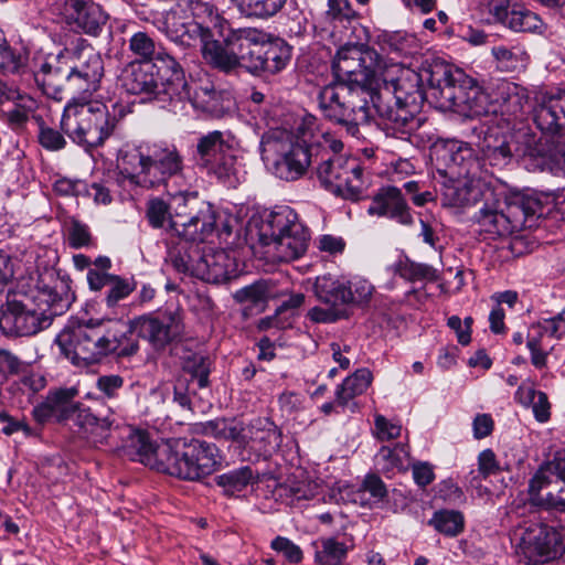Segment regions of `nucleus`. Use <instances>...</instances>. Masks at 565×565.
<instances>
[{
  "mask_svg": "<svg viewBox=\"0 0 565 565\" xmlns=\"http://www.w3.org/2000/svg\"><path fill=\"white\" fill-rule=\"evenodd\" d=\"M183 331L181 318L172 311L143 315L129 322L117 320H93L66 327L55 342L61 352L74 365L86 366L103 358L131 356L139 350L135 337L147 340L154 350H163L178 340Z\"/></svg>",
  "mask_w": 565,
  "mask_h": 565,
  "instance_id": "nucleus-1",
  "label": "nucleus"
},
{
  "mask_svg": "<svg viewBox=\"0 0 565 565\" xmlns=\"http://www.w3.org/2000/svg\"><path fill=\"white\" fill-rule=\"evenodd\" d=\"M439 64L445 63L436 61L420 72L394 64L380 72L379 86L372 90L373 107L387 136L406 140L424 124L418 110L427 94L438 102L439 88L428 77Z\"/></svg>",
  "mask_w": 565,
  "mask_h": 565,
  "instance_id": "nucleus-2",
  "label": "nucleus"
},
{
  "mask_svg": "<svg viewBox=\"0 0 565 565\" xmlns=\"http://www.w3.org/2000/svg\"><path fill=\"white\" fill-rule=\"evenodd\" d=\"M124 448L131 460L186 481H201L212 475L222 461L215 444L192 438L154 445L147 431L131 427Z\"/></svg>",
  "mask_w": 565,
  "mask_h": 565,
  "instance_id": "nucleus-3",
  "label": "nucleus"
},
{
  "mask_svg": "<svg viewBox=\"0 0 565 565\" xmlns=\"http://www.w3.org/2000/svg\"><path fill=\"white\" fill-rule=\"evenodd\" d=\"M71 279L49 271L30 294L12 292L0 307V330L10 337H31L47 329L75 299Z\"/></svg>",
  "mask_w": 565,
  "mask_h": 565,
  "instance_id": "nucleus-4",
  "label": "nucleus"
},
{
  "mask_svg": "<svg viewBox=\"0 0 565 565\" xmlns=\"http://www.w3.org/2000/svg\"><path fill=\"white\" fill-rule=\"evenodd\" d=\"M120 174L130 184L146 188H163L174 202L196 203V192H185L184 158L175 145L164 142L141 145L121 151L117 159Z\"/></svg>",
  "mask_w": 565,
  "mask_h": 565,
  "instance_id": "nucleus-5",
  "label": "nucleus"
},
{
  "mask_svg": "<svg viewBox=\"0 0 565 565\" xmlns=\"http://www.w3.org/2000/svg\"><path fill=\"white\" fill-rule=\"evenodd\" d=\"M533 121L541 136L519 130L513 137V151L540 158L554 175H565V87L542 100L533 110Z\"/></svg>",
  "mask_w": 565,
  "mask_h": 565,
  "instance_id": "nucleus-6",
  "label": "nucleus"
},
{
  "mask_svg": "<svg viewBox=\"0 0 565 565\" xmlns=\"http://www.w3.org/2000/svg\"><path fill=\"white\" fill-rule=\"evenodd\" d=\"M231 61L223 71L231 73L241 66L252 74H278L291 60V46L280 38L257 28H236L225 33Z\"/></svg>",
  "mask_w": 565,
  "mask_h": 565,
  "instance_id": "nucleus-7",
  "label": "nucleus"
},
{
  "mask_svg": "<svg viewBox=\"0 0 565 565\" xmlns=\"http://www.w3.org/2000/svg\"><path fill=\"white\" fill-rule=\"evenodd\" d=\"M179 9L171 10L166 18V29L169 39L183 46H201V54L211 67L223 71L225 61H231L226 45L225 33L236 30L228 20L220 15L213 7L212 13L179 17Z\"/></svg>",
  "mask_w": 565,
  "mask_h": 565,
  "instance_id": "nucleus-8",
  "label": "nucleus"
},
{
  "mask_svg": "<svg viewBox=\"0 0 565 565\" xmlns=\"http://www.w3.org/2000/svg\"><path fill=\"white\" fill-rule=\"evenodd\" d=\"M319 151L317 178L321 186L337 198L359 201L367 188L364 169L356 158L344 157L343 142L330 132L310 135Z\"/></svg>",
  "mask_w": 565,
  "mask_h": 565,
  "instance_id": "nucleus-9",
  "label": "nucleus"
},
{
  "mask_svg": "<svg viewBox=\"0 0 565 565\" xmlns=\"http://www.w3.org/2000/svg\"><path fill=\"white\" fill-rule=\"evenodd\" d=\"M482 205L473 215V225L489 238L511 235L536 225L544 206L534 195L514 194L499 200L492 190L486 189Z\"/></svg>",
  "mask_w": 565,
  "mask_h": 565,
  "instance_id": "nucleus-10",
  "label": "nucleus"
},
{
  "mask_svg": "<svg viewBox=\"0 0 565 565\" xmlns=\"http://www.w3.org/2000/svg\"><path fill=\"white\" fill-rule=\"evenodd\" d=\"M130 113L121 103L107 105L94 102H68L64 108L61 128L76 143L98 147L115 131L118 122Z\"/></svg>",
  "mask_w": 565,
  "mask_h": 565,
  "instance_id": "nucleus-11",
  "label": "nucleus"
},
{
  "mask_svg": "<svg viewBox=\"0 0 565 565\" xmlns=\"http://www.w3.org/2000/svg\"><path fill=\"white\" fill-rule=\"evenodd\" d=\"M299 135L286 129H271L262 137L260 149L263 160L271 172L285 181H296L318 160L319 151L313 149V140L300 127Z\"/></svg>",
  "mask_w": 565,
  "mask_h": 565,
  "instance_id": "nucleus-12",
  "label": "nucleus"
},
{
  "mask_svg": "<svg viewBox=\"0 0 565 565\" xmlns=\"http://www.w3.org/2000/svg\"><path fill=\"white\" fill-rule=\"evenodd\" d=\"M456 77L448 64H439L431 71L429 81L439 90L440 107L450 109L467 118H492L489 86L483 88L471 77L458 73Z\"/></svg>",
  "mask_w": 565,
  "mask_h": 565,
  "instance_id": "nucleus-13",
  "label": "nucleus"
},
{
  "mask_svg": "<svg viewBox=\"0 0 565 565\" xmlns=\"http://www.w3.org/2000/svg\"><path fill=\"white\" fill-rule=\"evenodd\" d=\"M372 90L363 86L330 83L320 89L318 104L327 119L345 127L349 135L356 137L359 126L369 122L375 114Z\"/></svg>",
  "mask_w": 565,
  "mask_h": 565,
  "instance_id": "nucleus-14",
  "label": "nucleus"
},
{
  "mask_svg": "<svg viewBox=\"0 0 565 565\" xmlns=\"http://www.w3.org/2000/svg\"><path fill=\"white\" fill-rule=\"evenodd\" d=\"M361 36L349 38L339 45L332 61L333 83L363 86L373 90L380 83V72L384 68L383 57L372 47L360 43Z\"/></svg>",
  "mask_w": 565,
  "mask_h": 565,
  "instance_id": "nucleus-15",
  "label": "nucleus"
},
{
  "mask_svg": "<svg viewBox=\"0 0 565 565\" xmlns=\"http://www.w3.org/2000/svg\"><path fill=\"white\" fill-rule=\"evenodd\" d=\"M263 245L273 246L280 262L300 258L308 248L309 231L289 206H279L262 222L258 231Z\"/></svg>",
  "mask_w": 565,
  "mask_h": 565,
  "instance_id": "nucleus-16",
  "label": "nucleus"
},
{
  "mask_svg": "<svg viewBox=\"0 0 565 565\" xmlns=\"http://www.w3.org/2000/svg\"><path fill=\"white\" fill-rule=\"evenodd\" d=\"M202 433L216 439L231 440L264 456L278 450L282 441L280 429L268 418H256L249 424L235 418H216L202 424Z\"/></svg>",
  "mask_w": 565,
  "mask_h": 565,
  "instance_id": "nucleus-17",
  "label": "nucleus"
},
{
  "mask_svg": "<svg viewBox=\"0 0 565 565\" xmlns=\"http://www.w3.org/2000/svg\"><path fill=\"white\" fill-rule=\"evenodd\" d=\"M194 158L209 174L228 186H235L243 177V168L224 132L213 130L196 140Z\"/></svg>",
  "mask_w": 565,
  "mask_h": 565,
  "instance_id": "nucleus-18",
  "label": "nucleus"
},
{
  "mask_svg": "<svg viewBox=\"0 0 565 565\" xmlns=\"http://www.w3.org/2000/svg\"><path fill=\"white\" fill-rule=\"evenodd\" d=\"M73 84V102H88L100 88L104 60L90 45L66 49Z\"/></svg>",
  "mask_w": 565,
  "mask_h": 565,
  "instance_id": "nucleus-19",
  "label": "nucleus"
},
{
  "mask_svg": "<svg viewBox=\"0 0 565 565\" xmlns=\"http://www.w3.org/2000/svg\"><path fill=\"white\" fill-rule=\"evenodd\" d=\"M72 397V394L66 390L50 393L43 402L32 409L34 420L41 425L51 420L61 423L76 415L77 424L85 429L92 427L110 430L113 428L114 419L109 417L98 418L86 409H78Z\"/></svg>",
  "mask_w": 565,
  "mask_h": 565,
  "instance_id": "nucleus-20",
  "label": "nucleus"
},
{
  "mask_svg": "<svg viewBox=\"0 0 565 565\" xmlns=\"http://www.w3.org/2000/svg\"><path fill=\"white\" fill-rule=\"evenodd\" d=\"M151 64L160 89L156 95L157 103L174 114L183 110L185 99L190 98V87L180 63L170 54L158 52Z\"/></svg>",
  "mask_w": 565,
  "mask_h": 565,
  "instance_id": "nucleus-21",
  "label": "nucleus"
},
{
  "mask_svg": "<svg viewBox=\"0 0 565 565\" xmlns=\"http://www.w3.org/2000/svg\"><path fill=\"white\" fill-rule=\"evenodd\" d=\"M520 531V548L529 564L553 562L565 552L562 534L554 526L531 522Z\"/></svg>",
  "mask_w": 565,
  "mask_h": 565,
  "instance_id": "nucleus-22",
  "label": "nucleus"
},
{
  "mask_svg": "<svg viewBox=\"0 0 565 565\" xmlns=\"http://www.w3.org/2000/svg\"><path fill=\"white\" fill-rule=\"evenodd\" d=\"M196 212L189 215L186 221H177L175 225H182V235L191 242H203L213 233L222 238L232 234V217L216 212L213 206L205 201H200L196 196Z\"/></svg>",
  "mask_w": 565,
  "mask_h": 565,
  "instance_id": "nucleus-23",
  "label": "nucleus"
},
{
  "mask_svg": "<svg viewBox=\"0 0 565 565\" xmlns=\"http://www.w3.org/2000/svg\"><path fill=\"white\" fill-rule=\"evenodd\" d=\"M34 81L47 97L62 100L65 96H70V102H73V84L66 49L56 55H50L34 73Z\"/></svg>",
  "mask_w": 565,
  "mask_h": 565,
  "instance_id": "nucleus-24",
  "label": "nucleus"
},
{
  "mask_svg": "<svg viewBox=\"0 0 565 565\" xmlns=\"http://www.w3.org/2000/svg\"><path fill=\"white\" fill-rule=\"evenodd\" d=\"M565 335V310L557 316L543 319L529 326L526 348L530 351L531 363L542 370L547 366L548 355L555 347L548 344V339H561Z\"/></svg>",
  "mask_w": 565,
  "mask_h": 565,
  "instance_id": "nucleus-25",
  "label": "nucleus"
},
{
  "mask_svg": "<svg viewBox=\"0 0 565 565\" xmlns=\"http://www.w3.org/2000/svg\"><path fill=\"white\" fill-rule=\"evenodd\" d=\"M492 118L490 121H504L523 114L529 100L527 89L508 79H497L489 84Z\"/></svg>",
  "mask_w": 565,
  "mask_h": 565,
  "instance_id": "nucleus-26",
  "label": "nucleus"
},
{
  "mask_svg": "<svg viewBox=\"0 0 565 565\" xmlns=\"http://www.w3.org/2000/svg\"><path fill=\"white\" fill-rule=\"evenodd\" d=\"M510 125L502 126L500 121L482 124L479 128L478 147L482 159L493 167H505L513 156V137Z\"/></svg>",
  "mask_w": 565,
  "mask_h": 565,
  "instance_id": "nucleus-27",
  "label": "nucleus"
},
{
  "mask_svg": "<svg viewBox=\"0 0 565 565\" xmlns=\"http://www.w3.org/2000/svg\"><path fill=\"white\" fill-rule=\"evenodd\" d=\"M237 275V264L225 249H201L195 260L194 277L207 284H224Z\"/></svg>",
  "mask_w": 565,
  "mask_h": 565,
  "instance_id": "nucleus-28",
  "label": "nucleus"
},
{
  "mask_svg": "<svg viewBox=\"0 0 565 565\" xmlns=\"http://www.w3.org/2000/svg\"><path fill=\"white\" fill-rule=\"evenodd\" d=\"M324 30L333 42H343L349 38L361 36L364 30L359 24V13L349 0H328V9L323 15Z\"/></svg>",
  "mask_w": 565,
  "mask_h": 565,
  "instance_id": "nucleus-29",
  "label": "nucleus"
},
{
  "mask_svg": "<svg viewBox=\"0 0 565 565\" xmlns=\"http://www.w3.org/2000/svg\"><path fill=\"white\" fill-rule=\"evenodd\" d=\"M366 212L371 216L385 217L403 226H409L414 223L409 205L402 190L394 185L379 189Z\"/></svg>",
  "mask_w": 565,
  "mask_h": 565,
  "instance_id": "nucleus-30",
  "label": "nucleus"
},
{
  "mask_svg": "<svg viewBox=\"0 0 565 565\" xmlns=\"http://www.w3.org/2000/svg\"><path fill=\"white\" fill-rule=\"evenodd\" d=\"M12 103L13 107L4 111L3 116L9 128L15 132H23L30 119L42 121L36 111L39 102L28 93L21 92L18 86L9 84L1 97V105Z\"/></svg>",
  "mask_w": 565,
  "mask_h": 565,
  "instance_id": "nucleus-31",
  "label": "nucleus"
},
{
  "mask_svg": "<svg viewBox=\"0 0 565 565\" xmlns=\"http://www.w3.org/2000/svg\"><path fill=\"white\" fill-rule=\"evenodd\" d=\"M64 14L73 29L94 36L102 32L108 19L100 6L85 0H66Z\"/></svg>",
  "mask_w": 565,
  "mask_h": 565,
  "instance_id": "nucleus-32",
  "label": "nucleus"
},
{
  "mask_svg": "<svg viewBox=\"0 0 565 565\" xmlns=\"http://www.w3.org/2000/svg\"><path fill=\"white\" fill-rule=\"evenodd\" d=\"M149 62L132 61L128 63L119 76L120 86L131 95H145L147 99L156 100L160 89L158 78Z\"/></svg>",
  "mask_w": 565,
  "mask_h": 565,
  "instance_id": "nucleus-33",
  "label": "nucleus"
},
{
  "mask_svg": "<svg viewBox=\"0 0 565 565\" xmlns=\"http://www.w3.org/2000/svg\"><path fill=\"white\" fill-rule=\"evenodd\" d=\"M486 196L483 184L476 177H452L441 186L444 206L466 207L475 205Z\"/></svg>",
  "mask_w": 565,
  "mask_h": 565,
  "instance_id": "nucleus-34",
  "label": "nucleus"
},
{
  "mask_svg": "<svg viewBox=\"0 0 565 565\" xmlns=\"http://www.w3.org/2000/svg\"><path fill=\"white\" fill-rule=\"evenodd\" d=\"M443 160L452 177H477L480 161L468 142L448 140L443 147Z\"/></svg>",
  "mask_w": 565,
  "mask_h": 565,
  "instance_id": "nucleus-35",
  "label": "nucleus"
},
{
  "mask_svg": "<svg viewBox=\"0 0 565 565\" xmlns=\"http://www.w3.org/2000/svg\"><path fill=\"white\" fill-rule=\"evenodd\" d=\"M373 380V374L369 369H359L353 374L348 376L342 384L335 390V403L339 406L348 407L351 412L355 411L356 404L351 401L363 394Z\"/></svg>",
  "mask_w": 565,
  "mask_h": 565,
  "instance_id": "nucleus-36",
  "label": "nucleus"
},
{
  "mask_svg": "<svg viewBox=\"0 0 565 565\" xmlns=\"http://www.w3.org/2000/svg\"><path fill=\"white\" fill-rule=\"evenodd\" d=\"M173 204L175 205L177 211L175 220L172 218L169 205L163 200L159 198L149 200L147 205V218L149 221V224L152 227L160 228L163 227L168 221H170L171 226L178 228L180 225H175L174 223L177 221H186L189 218V215L192 214L191 212L186 213L185 209L190 206V210H193L196 206V203L185 204L183 201H173Z\"/></svg>",
  "mask_w": 565,
  "mask_h": 565,
  "instance_id": "nucleus-37",
  "label": "nucleus"
},
{
  "mask_svg": "<svg viewBox=\"0 0 565 565\" xmlns=\"http://www.w3.org/2000/svg\"><path fill=\"white\" fill-rule=\"evenodd\" d=\"M375 465L386 476L406 471L409 467V446L397 443L394 447L382 446L375 455Z\"/></svg>",
  "mask_w": 565,
  "mask_h": 565,
  "instance_id": "nucleus-38",
  "label": "nucleus"
},
{
  "mask_svg": "<svg viewBox=\"0 0 565 565\" xmlns=\"http://www.w3.org/2000/svg\"><path fill=\"white\" fill-rule=\"evenodd\" d=\"M379 43L384 51L399 57L415 56L422 50L416 35L406 31H384L379 35Z\"/></svg>",
  "mask_w": 565,
  "mask_h": 565,
  "instance_id": "nucleus-39",
  "label": "nucleus"
},
{
  "mask_svg": "<svg viewBox=\"0 0 565 565\" xmlns=\"http://www.w3.org/2000/svg\"><path fill=\"white\" fill-rule=\"evenodd\" d=\"M313 291L319 301L345 309V277L330 274L318 276Z\"/></svg>",
  "mask_w": 565,
  "mask_h": 565,
  "instance_id": "nucleus-40",
  "label": "nucleus"
},
{
  "mask_svg": "<svg viewBox=\"0 0 565 565\" xmlns=\"http://www.w3.org/2000/svg\"><path fill=\"white\" fill-rule=\"evenodd\" d=\"M185 237L184 242L169 248L167 263L182 275L194 277L195 260L200 257L201 249L198 245L190 243Z\"/></svg>",
  "mask_w": 565,
  "mask_h": 565,
  "instance_id": "nucleus-41",
  "label": "nucleus"
},
{
  "mask_svg": "<svg viewBox=\"0 0 565 565\" xmlns=\"http://www.w3.org/2000/svg\"><path fill=\"white\" fill-rule=\"evenodd\" d=\"M505 28L513 32H529L535 34H544L547 31V24L537 13L518 3L512 4V11L510 12V19Z\"/></svg>",
  "mask_w": 565,
  "mask_h": 565,
  "instance_id": "nucleus-42",
  "label": "nucleus"
},
{
  "mask_svg": "<svg viewBox=\"0 0 565 565\" xmlns=\"http://www.w3.org/2000/svg\"><path fill=\"white\" fill-rule=\"evenodd\" d=\"M497 68L502 72H514L522 70L529 62V54L521 45H495L491 49Z\"/></svg>",
  "mask_w": 565,
  "mask_h": 565,
  "instance_id": "nucleus-43",
  "label": "nucleus"
},
{
  "mask_svg": "<svg viewBox=\"0 0 565 565\" xmlns=\"http://www.w3.org/2000/svg\"><path fill=\"white\" fill-rule=\"evenodd\" d=\"M387 495V489L376 475H367L359 489L352 492V502L361 507L372 508Z\"/></svg>",
  "mask_w": 565,
  "mask_h": 565,
  "instance_id": "nucleus-44",
  "label": "nucleus"
},
{
  "mask_svg": "<svg viewBox=\"0 0 565 565\" xmlns=\"http://www.w3.org/2000/svg\"><path fill=\"white\" fill-rule=\"evenodd\" d=\"M238 12L246 18L269 19L286 4V0H231Z\"/></svg>",
  "mask_w": 565,
  "mask_h": 565,
  "instance_id": "nucleus-45",
  "label": "nucleus"
},
{
  "mask_svg": "<svg viewBox=\"0 0 565 565\" xmlns=\"http://www.w3.org/2000/svg\"><path fill=\"white\" fill-rule=\"evenodd\" d=\"M395 274L411 282L436 281L438 279L436 268L428 264L413 262L408 257L399 259L395 264Z\"/></svg>",
  "mask_w": 565,
  "mask_h": 565,
  "instance_id": "nucleus-46",
  "label": "nucleus"
},
{
  "mask_svg": "<svg viewBox=\"0 0 565 565\" xmlns=\"http://www.w3.org/2000/svg\"><path fill=\"white\" fill-rule=\"evenodd\" d=\"M515 398L519 403L527 406L532 405L534 417L540 423H545L551 416V405L547 395L542 391H535L532 387L519 386Z\"/></svg>",
  "mask_w": 565,
  "mask_h": 565,
  "instance_id": "nucleus-47",
  "label": "nucleus"
},
{
  "mask_svg": "<svg viewBox=\"0 0 565 565\" xmlns=\"http://www.w3.org/2000/svg\"><path fill=\"white\" fill-rule=\"evenodd\" d=\"M28 64V54L12 47L4 36H0V73L2 75L22 74Z\"/></svg>",
  "mask_w": 565,
  "mask_h": 565,
  "instance_id": "nucleus-48",
  "label": "nucleus"
},
{
  "mask_svg": "<svg viewBox=\"0 0 565 565\" xmlns=\"http://www.w3.org/2000/svg\"><path fill=\"white\" fill-rule=\"evenodd\" d=\"M555 480L553 489H550L541 499L546 509L565 510V457L554 463Z\"/></svg>",
  "mask_w": 565,
  "mask_h": 565,
  "instance_id": "nucleus-49",
  "label": "nucleus"
},
{
  "mask_svg": "<svg viewBox=\"0 0 565 565\" xmlns=\"http://www.w3.org/2000/svg\"><path fill=\"white\" fill-rule=\"evenodd\" d=\"M348 546L333 537L321 539L316 545L315 562L318 565H342L348 555Z\"/></svg>",
  "mask_w": 565,
  "mask_h": 565,
  "instance_id": "nucleus-50",
  "label": "nucleus"
},
{
  "mask_svg": "<svg viewBox=\"0 0 565 565\" xmlns=\"http://www.w3.org/2000/svg\"><path fill=\"white\" fill-rule=\"evenodd\" d=\"M254 478L252 468L244 466L217 476L215 482L218 487L223 488L225 494L233 495L245 490Z\"/></svg>",
  "mask_w": 565,
  "mask_h": 565,
  "instance_id": "nucleus-51",
  "label": "nucleus"
},
{
  "mask_svg": "<svg viewBox=\"0 0 565 565\" xmlns=\"http://www.w3.org/2000/svg\"><path fill=\"white\" fill-rule=\"evenodd\" d=\"M436 531L446 536H457L465 529L463 514L455 510H439L433 514L428 522Z\"/></svg>",
  "mask_w": 565,
  "mask_h": 565,
  "instance_id": "nucleus-52",
  "label": "nucleus"
},
{
  "mask_svg": "<svg viewBox=\"0 0 565 565\" xmlns=\"http://www.w3.org/2000/svg\"><path fill=\"white\" fill-rule=\"evenodd\" d=\"M374 286L361 276L345 278V308L366 306L373 296Z\"/></svg>",
  "mask_w": 565,
  "mask_h": 565,
  "instance_id": "nucleus-53",
  "label": "nucleus"
},
{
  "mask_svg": "<svg viewBox=\"0 0 565 565\" xmlns=\"http://www.w3.org/2000/svg\"><path fill=\"white\" fill-rule=\"evenodd\" d=\"M218 99L220 94L215 90L213 85H205L195 88L193 94L190 93V98L185 99V104L189 102L194 108L218 116L221 114Z\"/></svg>",
  "mask_w": 565,
  "mask_h": 565,
  "instance_id": "nucleus-54",
  "label": "nucleus"
},
{
  "mask_svg": "<svg viewBox=\"0 0 565 565\" xmlns=\"http://www.w3.org/2000/svg\"><path fill=\"white\" fill-rule=\"evenodd\" d=\"M268 298V288L266 284L257 281L235 291L234 299L239 303H248L245 310L256 309L262 311L265 308Z\"/></svg>",
  "mask_w": 565,
  "mask_h": 565,
  "instance_id": "nucleus-55",
  "label": "nucleus"
},
{
  "mask_svg": "<svg viewBox=\"0 0 565 565\" xmlns=\"http://www.w3.org/2000/svg\"><path fill=\"white\" fill-rule=\"evenodd\" d=\"M136 287L137 284L134 278L128 279L116 275L105 295L106 307L109 309L116 308L120 301L129 297Z\"/></svg>",
  "mask_w": 565,
  "mask_h": 565,
  "instance_id": "nucleus-56",
  "label": "nucleus"
},
{
  "mask_svg": "<svg viewBox=\"0 0 565 565\" xmlns=\"http://www.w3.org/2000/svg\"><path fill=\"white\" fill-rule=\"evenodd\" d=\"M554 462H550L546 466L541 467L535 475L531 478L529 483V492L533 500L542 504L541 495L543 490L553 489L555 475H554Z\"/></svg>",
  "mask_w": 565,
  "mask_h": 565,
  "instance_id": "nucleus-57",
  "label": "nucleus"
},
{
  "mask_svg": "<svg viewBox=\"0 0 565 565\" xmlns=\"http://www.w3.org/2000/svg\"><path fill=\"white\" fill-rule=\"evenodd\" d=\"M183 370L196 381L200 388L209 385L210 366L209 360L201 354H191L183 360Z\"/></svg>",
  "mask_w": 565,
  "mask_h": 565,
  "instance_id": "nucleus-58",
  "label": "nucleus"
},
{
  "mask_svg": "<svg viewBox=\"0 0 565 565\" xmlns=\"http://www.w3.org/2000/svg\"><path fill=\"white\" fill-rule=\"evenodd\" d=\"M129 51L137 61L151 63L156 54V43L148 33L139 31L129 39Z\"/></svg>",
  "mask_w": 565,
  "mask_h": 565,
  "instance_id": "nucleus-59",
  "label": "nucleus"
},
{
  "mask_svg": "<svg viewBox=\"0 0 565 565\" xmlns=\"http://www.w3.org/2000/svg\"><path fill=\"white\" fill-rule=\"evenodd\" d=\"M511 469L512 465L499 460L492 449H484L478 455V471L483 479L501 471H511Z\"/></svg>",
  "mask_w": 565,
  "mask_h": 565,
  "instance_id": "nucleus-60",
  "label": "nucleus"
},
{
  "mask_svg": "<svg viewBox=\"0 0 565 565\" xmlns=\"http://www.w3.org/2000/svg\"><path fill=\"white\" fill-rule=\"evenodd\" d=\"M53 190L61 196H83L88 190V184L81 179L58 178L53 184Z\"/></svg>",
  "mask_w": 565,
  "mask_h": 565,
  "instance_id": "nucleus-61",
  "label": "nucleus"
},
{
  "mask_svg": "<svg viewBox=\"0 0 565 565\" xmlns=\"http://www.w3.org/2000/svg\"><path fill=\"white\" fill-rule=\"evenodd\" d=\"M39 125V142L40 145L51 151H57L65 147L66 141L63 135L51 127L44 126V120L38 122Z\"/></svg>",
  "mask_w": 565,
  "mask_h": 565,
  "instance_id": "nucleus-62",
  "label": "nucleus"
},
{
  "mask_svg": "<svg viewBox=\"0 0 565 565\" xmlns=\"http://www.w3.org/2000/svg\"><path fill=\"white\" fill-rule=\"evenodd\" d=\"M68 244L73 248H82L89 246L92 243V234L88 225L73 218L67 228Z\"/></svg>",
  "mask_w": 565,
  "mask_h": 565,
  "instance_id": "nucleus-63",
  "label": "nucleus"
},
{
  "mask_svg": "<svg viewBox=\"0 0 565 565\" xmlns=\"http://www.w3.org/2000/svg\"><path fill=\"white\" fill-rule=\"evenodd\" d=\"M124 386V379L117 374L102 375L96 381V388L103 398L115 399Z\"/></svg>",
  "mask_w": 565,
  "mask_h": 565,
  "instance_id": "nucleus-64",
  "label": "nucleus"
}]
</instances>
